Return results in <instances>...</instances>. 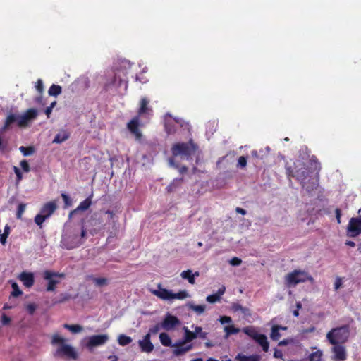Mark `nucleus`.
Returning a JSON list of instances; mask_svg holds the SVG:
<instances>
[{"mask_svg": "<svg viewBox=\"0 0 361 361\" xmlns=\"http://www.w3.org/2000/svg\"><path fill=\"white\" fill-rule=\"evenodd\" d=\"M322 356V352L321 350H317L315 352L312 353L309 355V360L310 361H321Z\"/></svg>", "mask_w": 361, "mask_h": 361, "instance_id": "37", "label": "nucleus"}, {"mask_svg": "<svg viewBox=\"0 0 361 361\" xmlns=\"http://www.w3.org/2000/svg\"><path fill=\"white\" fill-rule=\"evenodd\" d=\"M188 171V167L185 166H183L179 169L180 173L183 174L184 173H186Z\"/></svg>", "mask_w": 361, "mask_h": 361, "instance_id": "64", "label": "nucleus"}, {"mask_svg": "<svg viewBox=\"0 0 361 361\" xmlns=\"http://www.w3.org/2000/svg\"><path fill=\"white\" fill-rule=\"evenodd\" d=\"M176 120H167L165 121L164 128L168 135L174 134L176 132Z\"/></svg>", "mask_w": 361, "mask_h": 361, "instance_id": "25", "label": "nucleus"}, {"mask_svg": "<svg viewBox=\"0 0 361 361\" xmlns=\"http://www.w3.org/2000/svg\"><path fill=\"white\" fill-rule=\"evenodd\" d=\"M15 174L16 175V183H19L23 179V174L17 166L13 168Z\"/></svg>", "mask_w": 361, "mask_h": 361, "instance_id": "48", "label": "nucleus"}, {"mask_svg": "<svg viewBox=\"0 0 361 361\" xmlns=\"http://www.w3.org/2000/svg\"><path fill=\"white\" fill-rule=\"evenodd\" d=\"M331 352L334 353V359L344 361L347 359V352L343 344H332Z\"/></svg>", "mask_w": 361, "mask_h": 361, "instance_id": "15", "label": "nucleus"}, {"mask_svg": "<svg viewBox=\"0 0 361 361\" xmlns=\"http://www.w3.org/2000/svg\"><path fill=\"white\" fill-rule=\"evenodd\" d=\"M20 165L22 169L25 172H29L30 171V166H29V164H28L27 160H25V159L22 160L20 162Z\"/></svg>", "mask_w": 361, "mask_h": 361, "instance_id": "49", "label": "nucleus"}, {"mask_svg": "<svg viewBox=\"0 0 361 361\" xmlns=\"http://www.w3.org/2000/svg\"><path fill=\"white\" fill-rule=\"evenodd\" d=\"M173 346L175 348L173 350V353L176 356L183 355L185 353L192 350L193 348L192 344L186 345V343L184 342L183 341H181L179 343L173 344Z\"/></svg>", "mask_w": 361, "mask_h": 361, "instance_id": "16", "label": "nucleus"}, {"mask_svg": "<svg viewBox=\"0 0 361 361\" xmlns=\"http://www.w3.org/2000/svg\"><path fill=\"white\" fill-rule=\"evenodd\" d=\"M224 292H225V287L223 286L218 290V292L216 294L219 295V297L221 298V296L224 293Z\"/></svg>", "mask_w": 361, "mask_h": 361, "instance_id": "63", "label": "nucleus"}, {"mask_svg": "<svg viewBox=\"0 0 361 361\" xmlns=\"http://www.w3.org/2000/svg\"><path fill=\"white\" fill-rule=\"evenodd\" d=\"M11 322V319L8 317L6 314H3L1 317V323L3 325L6 326L10 324Z\"/></svg>", "mask_w": 361, "mask_h": 361, "instance_id": "53", "label": "nucleus"}, {"mask_svg": "<svg viewBox=\"0 0 361 361\" xmlns=\"http://www.w3.org/2000/svg\"><path fill=\"white\" fill-rule=\"evenodd\" d=\"M139 346L142 352L151 353L154 350V345L150 341V334H147L142 340L138 341Z\"/></svg>", "mask_w": 361, "mask_h": 361, "instance_id": "17", "label": "nucleus"}, {"mask_svg": "<svg viewBox=\"0 0 361 361\" xmlns=\"http://www.w3.org/2000/svg\"><path fill=\"white\" fill-rule=\"evenodd\" d=\"M295 169L291 166H286V173L288 178H295L307 193L310 194L319 185V172L321 169L320 163L315 156H312L309 164L298 161L294 163Z\"/></svg>", "mask_w": 361, "mask_h": 361, "instance_id": "1", "label": "nucleus"}, {"mask_svg": "<svg viewBox=\"0 0 361 361\" xmlns=\"http://www.w3.org/2000/svg\"><path fill=\"white\" fill-rule=\"evenodd\" d=\"M46 219L47 218L45 217V216L39 213L35 216V222L37 226H39L41 228L42 224Z\"/></svg>", "mask_w": 361, "mask_h": 361, "instance_id": "43", "label": "nucleus"}, {"mask_svg": "<svg viewBox=\"0 0 361 361\" xmlns=\"http://www.w3.org/2000/svg\"><path fill=\"white\" fill-rule=\"evenodd\" d=\"M157 288V290H152L151 293L163 300H183L188 297L186 290H180L177 293H173L171 290L162 288L160 283L158 284Z\"/></svg>", "mask_w": 361, "mask_h": 361, "instance_id": "6", "label": "nucleus"}, {"mask_svg": "<svg viewBox=\"0 0 361 361\" xmlns=\"http://www.w3.org/2000/svg\"><path fill=\"white\" fill-rule=\"evenodd\" d=\"M347 234L350 238H355L361 234V218L353 217L349 221Z\"/></svg>", "mask_w": 361, "mask_h": 361, "instance_id": "10", "label": "nucleus"}, {"mask_svg": "<svg viewBox=\"0 0 361 361\" xmlns=\"http://www.w3.org/2000/svg\"><path fill=\"white\" fill-rule=\"evenodd\" d=\"M219 321L221 324L231 323L232 322L231 317L228 316H222L220 317Z\"/></svg>", "mask_w": 361, "mask_h": 361, "instance_id": "55", "label": "nucleus"}, {"mask_svg": "<svg viewBox=\"0 0 361 361\" xmlns=\"http://www.w3.org/2000/svg\"><path fill=\"white\" fill-rule=\"evenodd\" d=\"M0 233H1V231L0 230ZM8 237V235H6L4 233H0V243L2 245H5L6 243V239Z\"/></svg>", "mask_w": 361, "mask_h": 361, "instance_id": "57", "label": "nucleus"}, {"mask_svg": "<svg viewBox=\"0 0 361 361\" xmlns=\"http://www.w3.org/2000/svg\"><path fill=\"white\" fill-rule=\"evenodd\" d=\"M37 115L38 111L36 109H28L23 114L18 116V126L20 128L27 127L30 123L37 117Z\"/></svg>", "mask_w": 361, "mask_h": 361, "instance_id": "9", "label": "nucleus"}, {"mask_svg": "<svg viewBox=\"0 0 361 361\" xmlns=\"http://www.w3.org/2000/svg\"><path fill=\"white\" fill-rule=\"evenodd\" d=\"M57 205L54 201H50L43 205L40 209V213L44 215L47 219L51 216L56 211Z\"/></svg>", "mask_w": 361, "mask_h": 361, "instance_id": "20", "label": "nucleus"}, {"mask_svg": "<svg viewBox=\"0 0 361 361\" xmlns=\"http://www.w3.org/2000/svg\"><path fill=\"white\" fill-rule=\"evenodd\" d=\"M18 279L26 288H30L35 283V276L32 272L23 271L18 276Z\"/></svg>", "mask_w": 361, "mask_h": 361, "instance_id": "18", "label": "nucleus"}, {"mask_svg": "<svg viewBox=\"0 0 361 361\" xmlns=\"http://www.w3.org/2000/svg\"><path fill=\"white\" fill-rule=\"evenodd\" d=\"M132 342V338L125 334H120L118 337V343L121 346H126Z\"/></svg>", "mask_w": 361, "mask_h": 361, "instance_id": "31", "label": "nucleus"}, {"mask_svg": "<svg viewBox=\"0 0 361 361\" xmlns=\"http://www.w3.org/2000/svg\"><path fill=\"white\" fill-rule=\"evenodd\" d=\"M235 361H260L261 356L257 354L245 355L243 353H238L235 356Z\"/></svg>", "mask_w": 361, "mask_h": 361, "instance_id": "22", "label": "nucleus"}, {"mask_svg": "<svg viewBox=\"0 0 361 361\" xmlns=\"http://www.w3.org/2000/svg\"><path fill=\"white\" fill-rule=\"evenodd\" d=\"M224 331L226 332V336H228L232 334H237L240 332V329L236 328L233 325L226 326L224 327Z\"/></svg>", "mask_w": 361, "mask_h": 361, "instance_id": "35", "label": "nucleus"}, {"mask_svg": "<svg viewBox=\"0 0 361 361\" xmlns=\"http://www.w3.org/2000/svg\"><path fill=\"white\" fill-rule=\"evenodd\" d=\"M61 87L57 85L53 84L49 89L48 93L50 96L57 97L61 93Z\"/></svg>", "mask_w": 361, "mask_h": 361, "instance_id": "32", "label": "nucleus"}, {"mask_svg": "<svg viewBox=\"0 0 361 361\" xmlns=\"http://www.w3.org/2000/svg\"><path fill=\"white\" fill-rule=\"evenodd\" d=\"M194 330L195 331L197 337H200L202 339H206L207 337V333L202 331V328L201 326H196L194 328Z\"/></svg>", "mask_w": 361, "mask_h": 361, "instance_id": "40", "label": "nucleus"}, {"mask_svg": "<svg viewBox=\"0 0 361 361\" xmlns=\"http://www.w3.org/2000/svg\"><path fill=\"white\" fill-rule=\"evenodd\" d=\"M342 285V280L341 278H337L334 283V288L338 290Z\"/></svg>", "mask_w": 361, "mask_h": 361, "instance_id": "59", "label": "nucleus"}, {"mask_svg": "<svg viewBox=\"0 0 361 361\" xmlns=\"http://www.w3.org/2000/svg\"><path fill=\"white\" fill-rule=\"evenodd\" d=\"M61 298L59 300V302H65L71 298V296L68 294H61Z\"/></svg>", "mask_w": 361, "mask_h": 361, "instance_id": "60", "label": "nucleus"}, {"mask_svg": "<svg viewBox=\"0 0 361 361\" xmlns=\"http://www.w3.org/2000/svg\"><path fill=\"white\" fill-rule=\"evenodd\" d=\"M70 137V133L64 129L61 130L54 137L53 143L61 144Z\"/></svg>", "mask_w": 361, "mask_h": 361, "instance_id": "21", "label": "nucleus"}, {"mask_svg": "<svg viewBox=\"0 0 361 361\" xmlns=\"http://www.w3.org/2000/svg\"><path fill=\"white\" fill-rule=\"evenodd\" d=\"M280 329L285 330V329H286V327H282V326H279V325H274L272 326L270 336H271V338L273 341H278L281 338V334L279 332Z\"/></svg>", "mask_w": 361, "mask_h": 361, "instance_id": "27", "label": "nucleus"}, {"mask_svg": "<svg viewBox=\"0 0 361 361\" xmlns=\"http://www.w3.org/2000/svg\"><path fill=\"white\" fill-rule=\"evenodd\" d=\"M14 122L18 123V116L13 114H10L6 118L4 125L3 126V129H8L10 127V126Z\"/></svg>", "mask_w": 361, "mask_h": 361, "instance_id": "30", "label": "nucleus"}, {"mask_svg": "<svg viewBox=\"0 0 361 361\" xmlns=\"http://www.w3.org/2000/svg\"><path fill=\"white\" fill-rule=\"evenodd\" d=\"M149 100L147 97H142L140 101V106L137 114L149 118L153 114L152 108L149 106Z\"/></svg>", "mask_w": 361, "mask_h": 361, "instance_id": "12", "label": "nucleus"}, {"mask_svg": "<svg viewBox=\"0 0 361 361\" xmlns=\"http://www.w3.org/2000/svg\"><path fill=\"white\" fill-rule=\"evenodd\" d=\"M179 324L180 320L176 316L167 314L162 321L161 327L166 331H170Z\"/></svg>", "mask_w": 361, "mask_h": 361, "instance_id": "13", "label": "nucleus"}, {"mask_svg": "<svg viewBox=\"0 0 361 361\" xmlns=\"http://www.w3.org/2000/svg\"><path fill=\"white\" fill-rule=\"evenodd\" d=\"M197 149V146L190 140L188 142H178L173 145L171 147L172 154L175 157L181 156L188 159L192 154H195Z\"/></svg>", "mask_w": 361, "mask_h": 361, "instance_id": "5", "label": "nucleus"}, {"mask_svg": "<svg viewBox=\"0 0 361 361\" xmlns=\"http://www.w3.org/2000/svg\"><path fill=\"white\" fill-rule=\"evenodd\" d=\"M63 327L73 334H77L82 330V327L79 324H65Z\"/></svg>", "mask_w": 361, "mask_h": 361, "instance_id": "33", "label": "nucleus"}, {"mask_svg": "<svg viewBox=\"0 0 361 361\" xmlns=\"http://www.w3.org/2000/svg\"><path fill=\"white\" fill-rule=\"evenodd\" d=\"M61 197L64 202L63 208L66 209V208L70 207L72 205L73 201L67 194L61 193Z\"/></svg>", "mask_w": 361, "mask_h": 361, "instance_id": "39", "label": "nucleus"}, {"mask_svg": "<svg viewBox=\"0 0 361 361\" xmlns=\"http://www.w3.org/2000/svg\"><path fill=\"white\" fill-rule=\"evenodd\" d=\"M313 280L314 279L312 276L301 270H294L288 273L285 277L286 283L288 286H295L298 283H304L307 281L312 282Z\"/></svg>", "mask_w": 361, "mask_h": 361, "instance_id": "7", "label": "nucleus"}, {"mask_svg": "<svg viewBox=\"0 0 361 361\" xmlns=\"http://www.w3.org/2000/svg\"><path fill=\"white\" fill-rule=\"evenodd\" d=\"M184 331V337H183V341L186 343L191 342L194 339H195L197 337L195 331H191L188 329V327L183 328Z\"/></svg>", "mask_w": 361, "mask_h": 361, "instance_id": "26", "label": "nucleus"}, {"mask_svg": "<svg viewBox=\"0 0 361 361\" xmlns=\"http://www.w3.org/2000/svg\"><path fill=\"white\" fill-rule=\"evenodd\" d=\"M350 335V326L348 324L333 328L326 336L331 344H344L348 342Z\"/></svg>", "mask_w": 361, "mask_h": 361, "instance_id": "4", "label": "nucleus"}, {"mask_svg": "<svg viewBox=\"0 0 361 361\" xmlns=\"http://www.w3.org/2000/svg\"><path fill=\"white\" fill-rule=\"evenodd\" d=\"M10 231H11V227L8 224H6L4 227L3 233L9 235Z\"/></svg>", "mask_w": 361, "mask_h": 361, "instance_id": "62", "label": "nucleus"}, {"mask_svg": "<svg viewBox=\"0 0 361 361\" xmlns=\"http://www.w3.org/2000/svg\"><path fill=\"white\" fill-rule=\"evenodd\" d=\"M93 281L98 286H103L107 284V279L106 278H94Z\"/></svg>", "mask_w": 361, "mask_h": 361, "instance_id": "45", "label": "nucleus"}, {"mask_svg": "<svg viewBox=\"0 0 361 361\" xmlns=\"http://www.w3.org/2000/svg\"><path fill=\"white\" fill-rule=\"evenodd\" d=\"M274 357L275 358H281V359H283V353H282V351L280 350H277L276 349L274 353Z\"/></svg>", "mask_w": 361, "mask_h": 361, "instance_id": "58", "label": "nucleus"}, {"mask_svg": "<svg viewBox=\"0 0 361 361\" xmlns=\"http://www.w3.org/2000/svg\"><path fill=\"white\" fill-rule=\"evenodd\" d=\"M247 165V158L244 156H241L239 157L238 160V166L244 168Z\"/></svg>", "mask_w": 361, "mask_h": 361, "instance_id": "50", "label": "nucleus"}, {"mask_svg": "<svg viewBox=\"0 0 361 361\" xmlns=\"http://www.w3.org/2000/svg\"><path fill=\"white\" fill-rule=\"evenodd\" d=\"M182 181L183 178L174 179L173 181L170 185H169L166 188L168 192H172L173 188L177 187Z\"/></svg>", "mask_w": 361, "mask_h": 361, "instance_id": "42", "label": "nucleus"}, {"mask_svg": "<svg viewBox=\"0 0 361 361\" xmlns=\"http://www.w3.org/2000/svg\"><path fill=\"white\" fill-rule=\"evenodd\" d=\"M92 196H93V195L91 194L85 200L81 202L80 203V204L77 207V208H75V209L72 210L69 213V215H68L69 218H71L73 214H76L77 212H78L80 211H86V210H87L90 208V207L91 206V204H92Z\"/></svg>", "mask_w": 361, "mask_h": 361, "instance_id": "19", "label": "nucleus"}, {"mask_svg": "<svg viewBox=\"0 0 361 361\" xmlns=\"http://www.w3.org/2000/svg\"><path fill=\"white\" fill-rule=\"evenodd\" d=\"M180 276L183 279H187L190 284H195V277L199 276V272L195 271L194 274H192L190 269H188L182 271Z\"/></svg>", "mask_w": 361, "mask_h": 361, "instance_id": "23", "label": "nucleus"}, {"mask_svg": "<svg viewBox=\"0 0 361 361\" xmlns=\"http://www.w3.org/2000/svg\"><path fill=\"white\" fill-rule=\"evenodd\" d=\"M19 150L24 156H30V155H32L35 152V149L33 146H29V147L20 146L19 147Z\"/></svg>", "mask_w": 361, "mask_h": 361, "instance_id": "34", "label": "nucleus"}, {"mask_svg": "<svg viewBox=\"0 0 361 361\" xmlns=\"http://www.w3.org/2000/svg\"><path fill=\"white\" fill-rule=\"evenodd\" d=\"M190 308L198 314H201L205 311L206 306L204 305H190Z\"/></svg>", "mask_w": 361, "mask_h": 361, "instance_id": "38", "label": "nucleus"}, {"mask_svg": "<svg viewBox=\"0 0 361 361\" xmlns=\"http://www.w3.org/2000/svg\"><path fill=\"white\" fill-rule=\"evenodd\" d=\"M66 339L61 337L59 334H54L51 337V343L53 345H58L55 353V357H66L67 359L77 360L78 353L74 348L66 343Z\"/></svg>", "mask_w": 361, "mask_h": 361, "instance_id": "2", "label": "nucleus"}, {"mask_svg": "<svg viewBox=\"0 0 361 361\" xmlns=\"http://www.w3.org/2000/svg\"><path fill=\"white\" fill-rule=\"evenodd\" d=\"M243 332L255 340L256 338L260 334L253 326H247L243 329Z\"/></svg>", "mask_w": 361, "mask_h": 361, "instance_id": "28", "label": "nucleus"}, {"mask_svg": "<svg viewBox=\"0 0 361 361\" xmlns=\"http://www.w3.org/2000/svg\"><path fill=\"white\" fill-rule=\"evenodd\" d=\"M37 91L42 94L44 90L43 82L41 79H38L35 85Z\"/></svg>", "mask_w": 361, "mask_h": 361, "instance_id": "47", "label": "nucleus"}, {"mask_svg": "<svg viewBox=\"0 0 361 361\" xmlns=\"http://www.w3.org/2000/svg\"><path fill=\"white\" fill-rule=\"evenodd\" d=\"M235 212L237 213H238V214H242V215H245L247 213L246 210H245L244 209L240 208V207H236L235 208Z\"/></svg>", "mask_w": 361, "mask_h": 361, "instance_id": "61", "label": "nucleus"}, {"mask_svg": "<svg viewBox=\"0 0 361 361\" xmlns=\"http://www.w3.org/2000/svg\"><path fill=\"white\" fill-rule=\"evenodd\" d=\"M241 263L242 260L237 257L231 258V260L229 261V264L232 266H239L241 264Z\"/></svg>", "mask_w": 361, "mask_h": 361, "instance_id": "51", "label": "nucleus"}, {"mask_svg": "<svg viewBox=\"0 0 361 361\" xmlns=\"http://www.w3.org/2000/svg\"><path fill=\"white\" fill-rule=\"evenodd\" d=\"M159 339L161 343L166 347L173 346L172 341L170 336L164 332L159 334Z\"/></svg>", "mask_w": 361, "mask_h": 361, "instance_id": "29", "label": "nucleus"}, {"mask_svg": "<svg viewBox=\"0 0 361 361\" xmlns=\"http://www.w3.org/2000/svg\"><path fill=\"white\" fill-rule=\"evenodd\" d=\"M140 116L137 114L127 123L128 130L134 135L137 139H140L142 137V133L139 127L142 126L143 124L140 121Z\"/></svg>", "mask_w": 361, "mask_h": 361, "instance_id": "11", "label": "nucleus"}, {"mask_svg": "<svg viewBox=\"0 0 361 361\" xmlns=\"http://www.w3.org/2000/svg\"><path fill=\"white\" fill-rule=\"evenodd\" d=\"M255 341L262 346L263 351L267 352L269 350V343L264 334H260Z\"/></svg>", "mask_w": 361, "mask_h": 361, "instance_id": "24", "label": "nucleus"}, {"mask_svg": "<svg viewBox=\"0 0 361 361\" xmlns=\"http://www.w3.org/2000/svg\"><path fill=\"white\" fill-rule=\"evenodd\" d=\"M54 277L64 279L66 277V274L64 273L55 272L49 270H46L43 273L44 279L48 281L46 288V290L47 292L54 291L56 288L57 284L59 283V281L54 279Z\"/></svg>", "mask_w": 361, "mask_h": 361, "instance_id": "8", "label": "nucleus"}, {"mask_svg": "<svg viewBox=\"0 0 361 361\" xmlns=\"http://www.w3.org/2000/svg\"><path fill=\"white\" fill-rule=\"evenodd\" d=\"M26 205L25 204L20 203L18 206L17 212H16V218L18 219H20L22 218L23 214L25 210Z\"/></svg>", "mask_w": 361, "mask_h": 361, "instance_id": "44", "label": "nucleus"}, {"mask_svg": "<svg viewBox=\"0 0 361 361\" xmlns=\"http://www.w3.org/2000/svg\"><path fill=\"white\" fill-rule=\"evenodd\" d=\"M36 305L33 303L28 304L26 307V310L30 314H33L36 310Z\"/></svg>", "mask_w": 361, "mask_h": 361, "instance_id": "54", "label": "nucleus"}, {"mask_svg": "<svg viewBox=\"0 0 361 361\" xmlns=\"http://www.w3.org/2000/svg\"><path fill=\"white\" fill-rule=\"evenodd\" d=\"M161 326H160L159 324L153 326L152 327H151L149 330V333L150 335L151 334H157L159 331L160 330Z\"/></svg>", "mask_w": 361, "mask_h": 361, "instance_id": "52", "label": "nucleus"}, {"mask_svg": "<svg viewBox=\"0 0 361 361\" xmlns=\"http://www.w3.org/2000/svg\"><path fill=\"white\" fill-rule=\"evenodd\" d=\"M86 230L83 226L80 231L74 228L71 232L63 235L61 241V245L67 250L78 247L83 243V238L86 236Z\"/></svg>", "mask_w": 361, "mask_h": 361, "instance_id": "3", "label": "nucleus"}, {"mask_svg": "<svg viewBox=\"0 0 361 361\" xmlns=\"http://www.w3.org/2000/svg\"><path fill=\"white\" fill-rule=\"evenodd\" d=\"M220 297H219V295H216V294H212V295H209L206 298V300L208 302H210V303H214L217 301H219L220 300Z\"/></svg>", "mask_w": 361, "mask_h": 361, "instance_id": "46", "label": "nucleus"}, {"mask_svg": "<svg viewBox=\"0 0 361 361\" xmlns=\"http://www.w3.org/2000/svg\"><path fill=\"white\" fill-rule=\"evenodd\" d=\"M109 339V337L106 334L94 335L89 338L87 343V348H92L99 346L104 344Z\"/></svg>", "mask_w": 361, "mask_h": 361, "instance_id": "14", "label": "nucleus"}, {"mask_svg": "<svg viewBox=\"0 0 361 361\" xmlns=\"http://www.w3.org/2000/svg\"><path fill=\"white\" fill-rule=\"evenodd\" d=\"M336 218L338 224H341V210L339 208L335 209Z\"/></svg>", "mask_w": 361, "mask_h": 361, "instance_id": "56", "label": "nucleus"}, {"mask_svg": "<svg viewBox=\"0 0 361 361\" xmlns=\"http://www.w3.org/2000/svg\"><path fill=\"white\" fill-rule=\"evenodd\" d=\"M12 292L11 296L13 297H18L23 294V292L20 290L19 286L17 283L13 282L11 284Z\"/></svg>", "mask_w": 361, "mask_h": 361, "instance_id": "36", "label": "nucleus"}, {"mask_svg": "<svg viewBox=\"0 0 361 361\" xmlns=\"http://www.w3.org/2000/svg\"><path fill=\"white\" fill-rule=\"evenodd\" d=\"M232 310L234 311V312H238V311H241L244 314H246L248 311H249V309L247 308V307H243L241 305H240L239 303H233L232 305Z\"/></svg>", "mask_w": 361, "mask_h": 361, "instance_id": "41", "label": "nucleus"}]
</instances>
